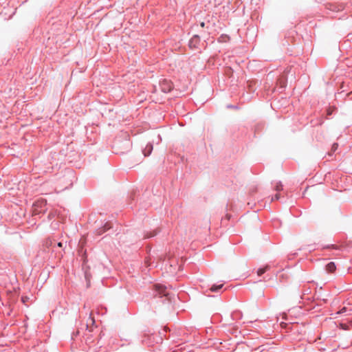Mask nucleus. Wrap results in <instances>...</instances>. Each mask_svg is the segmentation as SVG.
<instances>
[{
    "instance_id": "obj_10",
    "label": "nucleus",
    "mask_w": 352,
    "mask_h": 352,
    "mask_svg": "<svg viewBox=\"0 0 352 352\" xmlns=\"http://www.w3.org/2000/svg\"><path fill=\"white\" fill-rule=\"evenodd\" d=\"M28 300H29V298H28V297H27V296H23V297L21 298V300H22V302H23L24 304H25V303L28 301Z\"/></svg>"
},
{
    "instance_id": "obj_14",
    "label": "nucleus",
    "mask_w": 352,
    "mask_h": 352,
    "mask_svg": "<svg viewBox=\"0 0 352 352\" xmlns=\"http://www.w3.org/2000/svg\"><path fill=\"white\" fill-rule=\"evenodd\" d=\"M346 310V307H343L340 311H339L338 312V314H342V313L345 312Z\"/></svg>"
},
{
    "instance_id": "obj_12",
    "label": "nucleus",
    "mask_w": 352,
    "mask_h": 352,
    "mask_svg": "<svg viewBox=\"0 0 352 352\" xmlns=\"http://www.w3.org/2000/svg\"><path fill=\"white\" fill-rule=\"evenodd\" d=\"M338 144H336V143L333 144L332 146V150L336 151L338 148Z\"/></svg>"
},
{
    "instance_id": "obj_1",
    "label": "nucleus",
    "mask_w": 352,
    "mask_h": 352,
    "mask_svg": "<svg viewBox=\"0 0 352 352\" xmlns=\"http://www.w3.org/2000/svg\"><path fill=\"white\" fill-rule=\"evenodd\" d=\"M45 204H46V201L43 199L38 200L37 201H36L35 204H34V212H41L42 211V210H38L37 208H41L43 206H45Z\"/></svg>"
},
{
    "instance_id": "obj_2",
    "label": "nucleus",
    "mask_w": 352,
    "mask_h": 352,
    "mask_svg": "<svg viewBox=\"0 0 352 352\" xmlns=\"http://www.w3.org/2000/svg\"><path fill=\"white\" fill-rule=\"evenodd\" d=\"M155 289L157 292H159L160 294H162V295H164V296H167L168 295V293L166 292V287L163 286V285H155Z\"/></svg>"
},
{
    "instance_id": "obj_11",
    "label": "nucleus",
    "mask_w": 352,
    "mask_h": 352,
    "mask_svg": "<svg viewBox=\"0 0 352 352\" xmlns=\"http://www.w3.org/2000/svg\"><path fill=\"white\" fill-rule=\"evenodd\" d=\"M279 198H280V195H279V194H278V193H277V194H276V195L274 196V197H273V198L272 199V201H274V200H278V199H279Z\"/></svg>"
},
{
    "instance_id": "obj_16",
    "label": "nucleus",
    "mask_w": 352,
    "mask_h": 352,
    "mask_svg": "<svg viewBox=\"0 0 352 352\" xmlns=\"http://www.w3.org/2000/svg\"><path fill=\"white\" fill-rule=\"evenodd\" d=\"M200 25H201V26L202 28H204V27L205 26V23H204V22H201Z\"/></svg>"
},
{
    "instance_id": "obj_5",
    "label": "nucleus",
    "mask_w": 352,
    "mask_h": 352,
    "mask_svg": "<svg viewBox=\"0 0 352 352\" xmlns=\"http://www.w3.org/2000/svg\"><path fill=\"white\" fill-rule=\"evenodd\" d=\"M268 268H269V267L267 265L264 267L258 269L257 271V274L258 276H261L263 274H264L268 270Z\"/></svg>"
},
{
    "instance_id": "obj_15",
    "label": "nucleus",
    "mask_w": 352,
    "mask_h": 352,
    "mask_svg": "<svg viewBox=\"0 0 352 352\" xmlns=\"http://www.w3.org/2000/svg\"><path fill=\"white\" fill-rule=\"evenodd\" d=\"M58 246L60 247V248L63 247V243L61 242H59L58 243Z\"/></svg>"
},
{
    "instance_id": "obj_9",
    "label": "nucleus",
    "mask_w": 352,
    "mask_h": 352,
    "mask_svg": "<svg viewBox=\"0 0 352 352\" xmlns=\"http://www.w3.org/2000/svg\"><path fill=\"white\" fill-rule=\"evenodd\" d=\"M172 89V86L170 85H167V88H164L162 87V89L164 91H170Z\"/></svg>"
},
{
    "instance_id": "obj_4",
    "label": "nucleus",
    "mask_w": 352,
    "mask_h": 352,
    "mask_svg": "<svg viewBox=\"0 0 352 352\" xmlns=\"http://www.w3.org/2000/svg\"><path fill=\"white\" fill-rule=\"evenodd\" d=\"M152 150H153V146L147 145L143 151L144 156H148L151 153Z\"/></svg>"
},
{
    "instance_id": "obj_13",
    "label": "nucleus",
    "mask_w": 352,
    "mask_h": 352,
    "mask_svg": "<svg viewBox=\"0 0 352 352\" xmlns=\"http://www.w3.org/2000/svg\"><path fill=\"white\" fill-rule=\"evenodd\" d=\"M198 41V37H197V36H195V38H193L190 41V45H191V44H192V43L193 41Z\"/></svg>"
},
{
    "instance_id": "obj_8",
    "label": "nucleus",
    "mask_w": 352,
    "mask_h": 352,
    "mask_svg": "<svg viewBox=\"0 0 352 352\" xmlns=\"http://www.w3.org/2000/svg\"><path fill=\"white\" fill-rule=\"evenodd\" d=\"M278 83L280 84V87H283L285 86V80L283 79V78H280L278 80Z\"/></svg>"
},
{
    "instance_id": "obj_3",
    "label": "nucleus",
    "mask_w": 352,
    "mask_h": 352,
    "mask_svg": "<svg viewBox=\"0 0 352 352\" xmlns=\"http://www.w3.org/2000/svg\"><path fill=\"white\" fill-rule=\"evenodd\" d=\"M336 269V265L333 262H330L326 265V270L329 272H333Z\"/></svg>"
},
{
    "instance_id": "obj_6",
    "label": "nucleus",
    "mask_w": 352,
    "mask_h": 352,
    "mask_svg": "<svg viewBox=\"0 0 352 352\" xmlns=\"http://www.w3.org/2000/svg\"><path fill=\"white\" fill-rule=\"evenodd\" d=\"M223 285V284H221L219 285H212L210 288V291L212 292H217L219 289H220L221 288H222Z\"/></svg>"
},
{
    "instance_id": "obj_7",
    "label": "nucleus",
    "mask_w": 352,
    "mask_h": 352,
    "mask_svg": "<svg viewBox=\"0 0 352 352\" xmlns=\"http://www.w3.org/2000/svg\"><path fill=\"white\" fill-rule=\"evenodd\" d=\"M275 190L276 191H280L283 190V185H282L281 182H278L276 184V185L275 186Z\"/></svg>"
}]
</instances>
